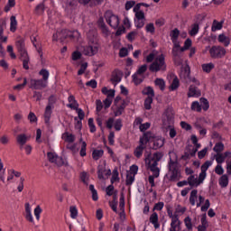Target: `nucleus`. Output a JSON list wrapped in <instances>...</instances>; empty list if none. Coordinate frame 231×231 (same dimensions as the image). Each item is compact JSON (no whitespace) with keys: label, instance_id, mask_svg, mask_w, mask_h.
<instances>
[{"label":"nucleus","instance_id":"f257e3e1","mask_svg":"<svg viewBox=\"0 0 231 231\" xmlns=\"http://www.w3.org/2000/svg\"><path fill=\"white\" fill-rule=\"evenodd\" d=\"M151 138H154V134L151 131L145 132L143 136L140 138L139 145L135 148L134 154L136 158H142L143 154V149H145V143H149L151 142Z\"/></svg>","mask_w":231,"mask_h":231},{"label":"nucleus","instance_id":"f03ea898","mask_svg":"<svg viewBox=\"0 0 231 231\" xmlns=\"http://www.w3.org/2000/svg\"><path fill=\"white\" fill-rule=\"evenodd\" d=\"M150 71L158 73V71H166L167 64H165V55L161 54L155 58L154 61L149 67Z\"/></svg>","mask_w":231,"mask_h":231},{"label":"nucleus","instance_id":"7ed1b4c3","mask_svg":"<svg viewBox=\"0 0 231 231\" xmlns=\"http://www.w3.org/2000/svg\"><path fill=\"white\" fill-rule=\"evenodd\" d=\"M169 171L171 173L170 181H178L180 180V169H178V162L170 159Z\"/></svg>","mask_w":231,"mask_h":231},{"label":"nucleus","instance_id":"20e7f679","mask_svg":"<svg viewBox=\"0 0 231 231\" xmlns=\"http://www.w3.org/2000/svg\"><path fill=\"white\" fill-rule=\"evenodd\" d=\"M60 41V42H64L65 39H80V32L79 31H68V30H62L61 32H58Z\"/></svg>","mask_w":231,"mask_h":231},{"label":"nucleus","instance_id":"39448f33","mask_svg":"<svg viewBox=\"0 0 231 231\" xmlns=\"http://www.w3.org/2000/svg\"><path fill=\"white\" fill-rule=\"evenodd\" d=\"M105 19L109 26H111V28H118V25L120 24V19L116 15L113 14L111 11L105 13Z\"/></svg>","mask_w":231,"mask_h":231},{"label":"nucleus","instance_id":"423d86ee","mask_svg":"<svg viewBox=\"0 0 231 231\" xmlns=\"http://www.w3.org/2000/svg\"><path fill=\"white\" fill-rule=\"evenodd\" d=\"M210 57L212 59H223L226 55V50L222 46H213L209 50Z\"/></svg>","mask_w":231,"mask_h":231},{"label":"nucleus","instance_id":"0eeeda50","mask_svg":"<svg viewBox=\"0 0 231 231\" xmlns=\"http://www.w3.org/2000/svg\"><path fill=\"white\" fill-rule=\"evenodd\" d=\"M56 102L57 98H55V96H51L49 97L48 106H46L44 113L45 124L47 125H50V118H51V106Z\"/></svg>","mask_w":231,"mask_h":231},{"label":"nucleus","instance_id":"6e6552de","mask_svg":"<svg viewBox=\"0 0 231 231\" xmlns=\"http://www.w3.org/2000/svg\"><path fill=\"white\" fill-rule=\"evenodd\" d=\"M47 157L51 163H55L58 167H62V165H64V159L55 152H49Z\"/></svg>","mask_w":231,"mask_h":231},{"label":"nucleus","instance_id":"1a4fd4ad","mask_svg":"<svg viewBox=\"0 0 231 231\" xmlns=\"http://www.w3.org/2000/svg\"><path fill=\"white\" fill-rule=\"evenodd\" d=\"M48 88V83L42 79H31L30 80V88L31 89H44Z\"/></svg>","mask_w":231,"mask_h":231},{"label":"nucleus","instance_id":"9d476101","mask_svg":"<svg viewBox=\"0 0 231 231\" xmlns=\"http://www.w3.org/2000/svg\"><path fill=\"white\" fill-rule=\"evenodd\" d=\"M87 38L88 44L98 46V32H97V30H89L87 33Z\"/></svg>","mask_w":231,"mask_h":231},{"label":"nucleus","instance_id":"9b49d317","mask_svg":"<svg viewBox=\"0 0 231 231\" xmlns=\"http://www.w3.org/2000/svg\"><path fill=\"white\" fill-rule=\"evenodd\" d=\"M19 59L23 62V69H30V55H28V51H22L19 52Z\"/></svg>","mask_w":231,"mask_h":231},{"label":"nucleus","instance_id":"f8f14e48","mask_svg":"<svg viewBox=\"0 0 231 231\" xmlns=\"http://www.w3.org/2000/svg\"><path fill=\"white\" fill-rule=\"evenodd\" d=\"M98 53V45L89 44L88 46L84 47L83 55H87L88 57H93V55H97Z\"/></svg>","mask_w":231,"mask_h":231},{"label":"nucleus","instance_id":"ddd939ff","mask_svg":"<svg viewBox=\"0 0 231 231\" xmlns=\"http://www.w3.org/2000/svg\"><path fill=\"white\" fill-rule=\"evenodd\" d=\"M135 18L137 28H143V26H145V13H143V11L135 13Z\"/></svg>","mask_w":231,"mask_h":231},{"label":"nucleus","instance_id":"4468645a","mask_svg":"<svg viewBox=\"0 0 231 231\" xmlns=\"http://www.w3.org/2000/svg\"><path fill=\"white\" fill-rule=\"evenodd\" d=\"M97 28H99L104 37H109V33H110L109 28H107V25L106 24V22H104L103 17H100L97 20Z\"/></svg>","mask_w":231,"mask_h":231},{"label":"nucleus","instance_id":"2eb2a0df","mask_svg":"<svg viewBox=\"0 0 231 231\" xmlns=\"http://www.w3.org/2000/svg\"><path fill=\"white\" fill-rule=\"evenodd\" d=\"M166 120L169 124L168 127H171V124H173L174 122V114L172 113V110L167 109L164 112L163 119H162L164 125H167Z\"/></svg>","mask_w":231,"mask_h":231},{"label":"nucleus","instance_id":"dca6fc26","mask_svg":"<svg viewBox=\"0 0 231 231\" xmlns=\"http://www.w3.org/2000/svg\"><path fill=\"white\" fill-rule=\"evenodd\" d=\"M152 139H153L152 149L154 151L161 149V147H163V145H165V139L162 137H156L154 134H153V137L151 138V140Z\"/></svg>","mask_w":231,"mask_h":231},{"label":"nucleus","instance_id":"f3484780","mask_svg":"<svg viewBox=\"0 0 231 231\" xmlns=\"http://www.w3.org/2000/svg\"><path fill=\"white\" fill-rule=\"evenodd\" d=\"M28 140H30V135H26V134H20L16 136L17 144L21 147L26 145V142H28Z\"/></svg>","mask_w":231,"mask_h":231},{"label":"nucleus","instance_id":"a211bd4d","mask_svg":"<svg viewBox=\"0 0 231 231\" xmlns=\"http://www.w3.org/2000/svg\"><path fill=\"white\" fill-rule=\"evenodd\" d=\"M148 167H149L150 171L153 173V176L155 178L160 177V168H158L157 162H151V161H149Z\"/></svg>","mask_w":231,"mask_h":231},{"label":"nucleus","instance_id":"6ab92c4d","mask_svg":"<svg viewBox=\"0 0 231 231\" xmlns=\"http://www.w3.org/2000/svg\"><path fill=\"white\" fill-rule=\"evenodd\" d=\"M189 98L192 97H201V91L198 89L195 86H189V92H188Z\"/></svg>","mask_w":231,"mask_h":231},{"label":"nucleus","instance_id":"aec40b11","mask_svg":"<svg viewBox=\"0 0 231 231\" xmlns=\"http://www.w3.org/2000/svg\"><path fill=\"white\" fill-rule=\"evenodd\" d=\"M122 81V72H114L111 76L110 82L114 84V86H116L118 82Z\"/></svg>","mask_w":231,"mask_h":231},{"label":"nucleus","instance_id":"412c9836","mask_svg":"<svg viewBox=\"0 0 231 231\" xmlns=\"http://www.w3.org/2000/svg\"><path fill=\"white\" fill-rule=\"evenodd\" d=\"M15 46L17 48L18 53L21 51H26V44L24 43V39L23 38H18Z\"/></svg>","mask_w":231,"mask_h":231},{"label":"nucleus","instance_id":"4be33fe9","mask_svg":"<svg viewBox=\"0 0 231 231\" xmlns=\"http://www.w3.org/2000/svg\"><path fill=\"white\" fill-rule=\"evenodd\" d=\"M163 158V153L162 152H155L153 153L152 158L150 160L149 158L145 159V162H151V163H158Z\"/></svg>","mask_w":231,"mask_h":231},{"label":"nucleus","instance_id":"5701e85b","mask_svg":"<svg viewBox=\"0 0 231 231\" xmlns=\"http://www.w3.org/2000/svg\"><path fill=\"white\" fill-rule=\"evenodd\" d=\"M25 219L30 223H33V217L32 216V209L30 208V203L25 204Z\"/></svg>","mask_w":231,"mask_h":231},{"label":"nucleus","instance_id":"b1692460","mask_svg":"<svg viewBox=\"0 0 231 231\" xmlns=\"http://www.w3.org/2000/svg\"><path fill=\"white\" fill-rule=\"evenodd\" d=\"M150 223L153 225L154 228H158L160 226V223H158V213L153 212L150 216Z\"/></svg>","mask_w":231,"mask_h":231},{"label":"nucleus","instance_id":"393cba45","mask_svg":"<svg viewBox=\"0 0 231 231\" xmlns=\"http://www.w3.org/2000/svg\"><path fill=\"white\" fill-rule=\"evenodd\" d=\"M143 95H146L148 97L154 98V89L152 87H146L142 91Z\"/></svg>","mask_w":231,"mask_h":231},{"label":"nucleus","instance_id":"a878e982","mask_svg":"<svg viewBox=\"0 0 231 231\" xmlns=\"http://www.w3.org/2000/svg\"><path fill=\"white\" fill-rule=\"evenodd\" d=\"M218 42H222L224 46H229L230 38L226 37L224 33L218 35Z\"/></svg>","mask_w":231,"mask_h":231},{"label":"nucleus","instance_id":"bb28decb","mask_svg":"<svg viewBox=\"0 0 231 231\" xmlns=\"http://www.w3.org/2000/svg\"><path fill=\"white\" fill-rule=\"evenodd\" d=\"M219 185L222 189L228 187V175L224 174L219 179Z\"/></svg>","mask_w":231,"mask_h":231},{"label":"nucleus","instance_id":"cd10ccee","mask_svg":"<svg viewBox=\"0 0 231 231\" xmlns=\"http://www.w3.org/2000/svg\"><path fill=\"white\" fill-rule=\"evenodd\" d=\"M188 185H189V187L192 189V187H199V184H198V179L196 178V176L194 175H190L189 178H188Z\"/></svg>","mask_w":231,"mask_h":231},{"label":"nucleus","instance_id":"c85d7f7f","mask_svg":"<svg viewBox=\"0 0 231 231\" xmlns=\"http://www.w3.org/2000/svg\"><path fill=\"white\" fill-rule=\"evenodd\" d=\"M102 156H104V150H93L92 152V158L93 160H100V158H102Z\"/></svg>","mask_w":231,"mask_h":231},{"label":"nucleus","instance_id":"c756f323","mask_svg":"<svg viewBox=\"0 0 231 231\" xmlns=\"http://www.w3.org/2000/svg\"><path fill=\"white\" fill-rule=\"evenodd\" d=\"M79 3L81 5H88V3H90V5L97 6V5H102L104 0H79Z\"/></svg>","mask_w":231,"mask_h":231},{"label":"nucleus","instance_id":"7c9ffc66","mask_svg":"<svg viewBox=\"0 0 231 231\" xmlns=\"http://www.w3.org/2000/svg\"><path fill=\"white\" fill-rule=\"evenodd\" d=\"M154 84L160 88L161 91H165V80H163V79L157 78L154 80Z\"/></svg>","mask_w":231,"mask_h":231},{"label":"nucleus","instance_id":"2f4dec72","mask_svg":"<svg viewBox=\"0 0 231 231\" xmlns=\"http://www.w3.org/2000/svg\"><path fill=\"white\" fill-rule=\"evenodd\" d=\"M196 199H198V189H193L190 192V196H189L190 205H192V206L196 205Z\"/></svg>","mask_w":231,"mask_h":231},{"label":"nucleus","instance_id":"473e14b6","mask_svg":"<svg viewBox=\"0 0 231 231\" xmlns=\"http://www.w3.org/2000/svg\"><path fill=\"white\" fill-rule=\"evenodd\" d=\"M39 75L42 77V80H44L46 84H48V79H50V72L46 69H42L40 70Z\"/></svg>","mask_w":231,"mask_h":231},{"label":"nucleus","instance_id":"72a5a7b5","mask_svg":"<svg viewBox=\"0 0 231 231\" xmlns=\"http://www.w3.org/2000/svg\"><path fill=\"white\" fill-rule=\"evenodd\" d=\"M45 8L46 7L44 6V4H39L34 9V14L36 15H42V14H44Z\"/></svg>","mask_w":231,"mask_h":231},{"label":"nucleus","instance_id":"f704fd0d","mask_svg":"<svg viewBox=\"0 0 231 231\" xmlns=\"http://www.w3.org/2000/svg\"><path fill=\"white\" fill-rule=\"evenodd\" d=\"M225 22L222 21V23H218L217 20L213 21V24L211 27V31L212 32H217V30H221V28H223V23Z\"/></svg>","mask_w":231,"mask_h":231},{"label":"nucleus","instance_id":"c9c22d12","mask_svg":"<svg viewBox=\"0 0 231 231\" xmlns=\"http://www.w3.org/2000/svg\"><path fill=\"white\" fill-rule=\"evenodd\" d=\"M213 151L217 152V154L223 152L225 151V144H223V143H217L213 148Z\"/></svg>","mask_w":231,"mask_h":231},{"label":"nucleus","instance_id":"e433bc0d","mask_svg":"<svg viewBox=\"0 0 231 231\" xmlns=\"http://www.w3.org/2000/svg\"><path fill=\"white\" fill-rule=\"evenodd\" d=\"M10 21V31L14 32H15V30H17V19L15 18V16L12 15Z\"/></svg>","mask_w":231,"mask_h":231},{"label":"nucleus","instance_id":"4c0bfd02","mask_svg":"<svg viewBox=\"0 0 231 231\" xmlns=\"http://www.w3.org/2000/svg\"><path fill=\"white\" fill-rule=\"evenodd\" d=\"M199 32V24L193 23L191 25V30L189 31V35H191V37H194L195 35H198Z\"/></svg>","mask_w":231,"mask_h":231},{"label":"nucleus","instance_id":"58836bf2","mask_svg":"<svg viewBox=\"0 0 231 231\" xmlns=\"http://www.w3.org/2000/svg\"><path fill=\"white\" fill-rule=\"evenodd\" d=\"M214 68V63L202 64V69L205 73H210Z\"/></svg>","mask_w":231,"mask_h":231},{"label":"nucleus","instance_id":"ea45409f","mask_svg":"<svg viewBox=\"0 0 231 231\" xmlns=\"http://www.w3.org/2000/svg\"><path fill=\"white\" fill-rule=\"evenodd\" d=\"M200 107H202L204 111H208V107H210V105L208 104V100L207 98H200Z\"/></svg>","mask_w":231,"mask_h":231},{"label":"nucleus","instance_id":"a19ab883","mask_svg":"<svg viewBox=\"0 0 231 231\" xmlns=\"http://www.w3.org/2000/svg\"><path fill=\"white\" fill-rule=\"evenodd\" d=\"M170 37L171 41H178V38L180 37V30L178 28L173 29L170 33Z\"/></svg>","mask_w":231,"mask_h":231},{"label":"nucleus","instance_id":"79ce46f5","mask_svg":"<svg viewBox=\"0 0 231 231\" xmlns=\"http://www.w3.org/2000/svg\"><path fill=\"white\" fill-rule=\"evenodd\" d=\"M186 151L191 157H194L196 156V152H198V148H195L191 144H189L188 146H186Z\"/></svg>","mask_w":231,"mask_h":231},{"label":"nucleus","instance_id":"37998d69","mask_svg":"<svg viewBox=\"0 0 231 231\" xmlns=\"http://www.w3.org/2000/svg\"><path fill=\"white\" fill-rule=\"evenodd\" d=\"M106 172V167L102 165L97 166V177L98 180H104V173Z\"/></svg>","mask_w":231,"mask_h":231},{"label":"nucleus","instance_id":"c03bdc74","mask_svg":"<svg viewBox=\"0 0 231 231\" xmlns=\"http://www.w3.org/2000/svg\"><path fill=\"white\" fill-rule=\"evenodd\" d=\"M6 170L5 169V164H3V160L0 158V180L5 183V172Z\"/></svg>","mask_w":231,"mask_h":231},{"label":"nucleus","instance_id":"a18cd8bd","mask_svg":"<svg viewBox=\"0 0 231 231\" xmlns=\"http://www.w3.org/2000/svg\"><path fill=\"white\" fill-rule=\"evenodd\" d=\"M124 109H125V101H123V104L115 111V116H120L124 113Z\"/></svg>","mask_w":231,"mask_h":231},{"label":"nucleus","instance_id":"49530a36","mask_svg":"<svg viewBox=\"0 0 231 231\" xmlns=\"http://www.w3.org/2000/svg\"><path fill=\"white\" fill-rule=\"evenodd\" d=\"M178 88H180V79H178V78H174L171 85L170 86V89H171V91H176Z\"/></svg>","mask_w":231,"mask_h":231},{"label":"nucleus","instance_id":"de8ad7c7","mask_svg":"<svg viewBox=\"0 0 231 231\" xmlns=\"http://www.w3.org/2000/svg\"><path fill=\"white\" fill-rule=\"evenodd\" d=\"M69 212L70 217H72V219H77V217L79 216V210H77V207L71 206L69 208Z\"/></svg>","mask_w":231,"mask_h":231},{"label":"nucleus","instance_id":"09e8293b","mask_svg":"<svg viewBox=\"0 0 231 231\" xmlns=\"http://www.w3.org/2000/svg\"><path fill=\"white\" fill-rule=\"evenodd\" d=\"M6 27V19H0V38L3 37V33L5 32V28Z\"/></svg>","mask_w":231,"mask_h":231},{"label":"nucleus","instance_id":"8fccbe9b","mask_svg":"<svg viewBox=\"0 0 231 231\" xmlns=\"http://www.w3.org/2000/svg\"><path fill=\"white\" fill-rule=\"evenodd\" d=\"M134 181V175H132L131 173L126 174L125 185L129 187L133 185Z\"/></svg>","mask_w":231,"mask_h":231},{"label":"nucleus","instance_id":"3c124183","mask_svg":"<svg viewBox=\"0 0 231 231\" xmlns=\"http://www.w3.org/2000/svg\"><path fill=\"white\" fill-rule=\"evenodd\" d=\"M152 104V97H146L144 100V109H146L147 111L151 110Z\"/></svg>","mask_w":231,"mask_h":231},{"label":"nucleus","instance_id":"603ef678","mask_svg":"<svg viewBox=\"0 0 231 231\" xmlns=\"http://www.w3.org/2000/svg\"><path fill=\"white\" fill-rule=\"evenodd\" d=\"M27 118L31 124H37L38 119H37V116H35V113L30 112Z\"/></svg>","mask_w":231,"mask_h":231},{"label":"nucleus","instance_id":"864d4df0","mask_svg":"<svg viewBox=\"0 0 231 231\" xmlns=\"http://www.w3.org/2000/svg\"><path fill=\"white\" fill-rule=\"evenodd\" d=\"M42 213V208H41V206H36V208H34V216L37 219V221H39L41 219V214Z\"/></svg>","mask_w":231,"mask_h":231},{"label":"nucleus","instance_id":"5fc2aeb1","mask_svg":"<svg viewBox=\"0 0 231 231\" xmlns=\"http://www.w3.org/2000/svg\"><path fill=\"white\" fill-rule=\"evenodd\" d=\"M207 178V172L201 171L199 175V180H197V185H201L203 181H205V179Z\"/></svg>","mask_w":231,"mask_h":231},{"label":"nucleus","instance_id":"6e6d98bb","mask_svg":"<svg viewBox=\"0 0 231 231\" xmlns=\"http://www.w3.org/2000/svg\"><path fill=\"white\" fill-rule=\"evenodd\" d=\"M15 6V0H8L7 5L5 6V12H10V8H14Z\"/></svg>","mask_w":231,"mask_h":231},{"label":"nucleus","instance_id":"4d7b16f0","mask_svg":"<svg viewBox=\"0 0 231 231\" xmlns=\"http://www.w3.org/2000/svg\"><path fill=\"white\" fill-rule=\"evenodd\" d=\"M191 110L192 111H198V113H200L201 111V105H199V102L195 101L191 104Z\"/></svg>","mask_w":231,"mask_h":231},{"label":"nucleus","instance_id":"13d9d810","mask_svg":"<svg viewBox=\"0 0 231 231\" xmlns=\"http://www.w3.org/2000/svg\"><path fill=\"white\" fill-rule=\"evenodd\" d=\"M66 6L67 8H69V10H71V8H75L77 6V0H67Z\"/></svg>","mask_w":231,"mask_h":231},{"label":"nucleus","instance_id":"bf43d9fd","mask_svg":"<svg viewBox=\"0 0 231 231\" xmlns=\"http://www.w3.org/2000/svg\"><path fill=\"white\" fill-rule=\"evenodd\" d=\"M26 84H28V81H27L26 78H24L23 84H18V85L14 86V89H15L17 91H21V89H24V87L26 86Z\"/></svg>","mask_w":231,"mask_h":231},{"label":"nucleus","instance_id":"052dcab7","mask_svg":"<svg viewBox=\"0 0 231 231\" xmlns=\"http://www.w3.org/2000/svg\"><path fill=\"white\" fill-rule=\"evenodd\" d=\"M184 223H185L186 227L188 228V230H192V219L190 218V217H187L184 219Z\"/></svg>","mask_w":231,"mask_h":231},{"label":"nucleus","instance_id":"680f3d73","mask_svg":"<svg viewBox=\"0 0 231 231\" xmlns=\"http://www.w3.org/2000/svg\"><path fill=\"white\" fill-rule=\"evenodd\" d=\"M210 165H212V162H210V161L205 162L203 163V165L201 166V171L207 172V171H208V167H210Z\"/></svg>","mask_w":231,"mask_h":231},{"label":"nucleus","instance_id":"e2e57ef3","mask_svg":"<svg viewBox=\"0 0 231 231\" xmlns=\"http://www.w3.org/2000/svg\"><path fill=\"white\" fill-rule=\"evenodd\" d=\"M86 69H88V62L81 64L80 69L78 71V75H84Z\"/></svg>","mask_w":231,"mask_h":231},{"label":"nucleus","instance_id":"0e129e2a","mask_svg":"<svg viewBox=\"0 0 231 231\" xmlns=\"http://www.w3.org/2000/svg\"><path fill=\"white\" fill-rule=\"evenodd\" d=\"M217 163H223L225 162L226 158L224 157L223 153H217L215 155Z\"/></svg>","mask_w":231,"mask_h":231},{"label":"nucleus","instance_id":"69168bd1","mask_svg":"<svg viewBox=\"0 0 231 231\" xmlns=\"http://www.w3.org/2000/svg\"><path fill=\"white\" fill-rule=\"evenodd\" d=\"M66 136V142H69V143H73L75 142V136L72 134L65 133Z\"/></svg>","mask_w":231,"mask_h":231},{"label":"nucleus","instance_id":"338daca9","mask_svg":"<svg viewBox=\"0 0 231 231\" xmlns=\"http://www.w3.org/2000/svg\"><path fill=\"white\" fill-rule=\"evenodd\" d=\"M88 127L90 129V133H95L97 131V127L95 126V123H93V118L88 119Z\"/></svg>","mask_w":231,"mask_h":231},{"label":"nucleus","instance_id":"774afa93","mask_svg":"<svg viewBox=\"0 0 231 231\" xmlns=\"http://www.w3.org/2000/svg\"><path fill=\"white\" fill-rule=\"evenodd\" d=\"M86 147H88V143H86V142L83 141L81 144V150L79 152V154L82 158L86 156Z\"/></svg>","mask_w":231,"mask_h":231}]
</instances>
